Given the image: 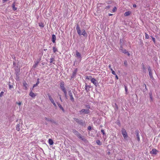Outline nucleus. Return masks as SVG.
Wrapping results in <instances>:
<instances>
[{"label": "nucleus", "mask_w": 160, "mask_h": 160, "mask_svg": "<svg viewBox=\"0 0 160 160\" xmlns=\"http://www.w3.org/2000/svg\"><path fill=\"white\" fill-rule=\"evenodd\" d=\"M64 83L63 82H62L60 83V86L61 89L64 92L65 96L66 98L67 99V92L64 86Z\"/></svg>", "instance_id": "obj_1"}, {"label": "nucleus", "mask_w": 160, "mask_h": 160, "mask_svg": "<svg viewBox=\"0 0 160 160\" xmlns=\"http://www.w3.org/2000/svg\"><path fill=\"white\" fill-rule=\"evenodd\" d=\"M122 133L123 137L125 139L127 138L128 137L127 132L126 130L124 128H122Z\"/></svg>", "instance_id": "obj_2"}, {"label": "nucleus", "mask_w": 160, "mask_h": 160, "mask_svg": "<svg viewBox=\"0 0 160 160\" xmlns=\"http://www.w3.org/2000/svg\"><path fill=\"white\" fill-rule=\"evenodd\" d=\"M90 111L89 109H82L80 111L81 114H88L89 113Z\"/></svg>", "instance_id": "obj_3"}, {"label": "nucleus", "mask_w": 160, "mask_h": 160, "mask_svg": "<svg viewBox=\"0 0 160 160\" xmlns=\"http://www.w3.org/2000/svg\"><path fill=\"white\" fill-rule=\"evenodd\" d=\"M91 81L92 83L96 87L98 85V81L95 78H91Z\"/></svg>", "instance_id": "obj_4"}, {"label": "nucleus", "mask_w": 160, "mask_h": 160, "mask_svg": "<svg viewBox=\"0 0 160 160\" xmlns=\"http://www.w3.org/2000/svg\"><path fill=\"white\" fill-rule=\"evenodd\" d=\"M68 94L70 97V100L72 101L73 102L74 101V98L71 90H69L68 91Z\"/></svg>", "instance_id": "obj_5"}, {"label": "nucleus", "mask_w": 160, "mask_h": 160, "mask_svg": "<svg viewBox=\"0 0 160 160\" xmlns=\"http://www.w3.org/2000/svg\"><path fill=\"white\" fill-rule=\"evenodd\" d=\"M158 152V151L157 149L155 148H153L152 149V151L150 152V153L151 154L156 155Z\"/></svg>", "instance_id": "obj_6"}, {"label": "nucleus", "mask_w": 160, "mask_h": 160, "mask_svg": "<svg viewBox=\"0 0 160 160\" xmlns=\"http://www.w3.org/2000/svg\"><path fill=\"white\" fill-rule=\"evenodd\" d=\"M148 71L149 72V75L150 78H153L152 72V69L150 67L148 68Z\"/></svg>", "instance_id": "obj_7"}, {"label": "nucleus", "mask_w": 160, "mask_h": 160, "mask_svg": "<svg viewBox=\"0 0 160 160\" xmlns=\"http://www.w3.org/2000/svg\"><path fill=\"white\" fill-rule=\"evenodd\" d=\"M77 69L76 68L74 70V71L72 73V76L71 77V78L72 79V78H73L74 77H75L76 75V73L77 72Z\"/></svg>", "instance_id": "obj_8"}, {"label": "nucleus", "mask_w": 160, "mask_h": 160, "mask_svg": "<svg viewBox=\"0 0 160 160\" xmlns=\"http://www.w3.org/2000/svg\"><path fill=\"white\" fill-rule=\"evenodd\" d=\"M76 29L77 30V32L79 35H81V30L80 28L78 25L76 27Z\"/></svg>", "instance_id": "obj_9"}, {"label": "nucleus", "mask_w": 160, "mask_h": 160, "mask_svg": "<svg viewBox=\"0 0 160 160\" xmlns=\"http://www.w3.org/2000/svg\"><path fill=\"white\" fill-rule=\"evenodd\" d=\"M79 138L81 139L83 141H85L86 139L82 136L81 135L79 134V135H78L77 136Z\"/></svg>", "instance_id": "obj_10"}, {"label": "nucleus", "mask_w": 160, "mask_h": 160, "mask_svg": "<svg viewBox=\"0 0 160 160\" xmlns=\"http://www.w3.org/2000/svg\"><path fill=\"white\" fill-rule=\"evenodd\" d=\"M52 37V41L53 43H55L56 40V36L54 34H53Z\"/></svg>", "instance_id": "obj_11"}, {"label": "nucleus", "mask_w": 160, "mask_h": 160, "mask_svg": "<svg viewBox=\"0 0 160 160\" xmlns=\"http://www.w3.org/2000/svg\"><path fill=\"white\" fill-rule=\"evenodd\" d=\"M131 13V12L130 11L126 12L124 13V16L125 17L128 16L130 15Z\"/></svg>", "instance_id": "obj_12"}, {"label": "nucleus", "mask_w": 160, "mask_h": 160, "mask_svg": "<svg viewBox=\"0 0 160 160\" xmlns=\"http://www.w3.org/2000/svg\"><path fill=\"white\" fill-rule=\"evenodd\" d=\"M29 95L32 98H34L36 96V95L32 91L30 92Z\"/></svg>", "instance_id": "obj_13"}, {"label": "nucleus", "mask_w": 160, "mask_h": 160, "mask_svg": "<svg viewBox=\"0 0 160 160\" xmlns=\"http://www.w3.org/2000/svg\"><path fill=\"white\" fill-rule=\"evenodd\" d=\"M60 109L62 110L63 112H64V110L62 105L59 103H57Z\"/></svg>", "instance_id": "obj_14"}, {"label": "nucleus", "mask_w": 160, "mask_h": 160, "mask_svg": "<svg viewBox=\"0 0 160 160\" xmlns=\"http://www.w3.org/2000/svg\"><path fill=\"white\" fill-rule=\"evenodd\" d=\"M82 32L81 33V35H83L84 36H87V34L85 30L84 29L82 30Z\"/></svg>", "instance_id": "obj_15"}, {"label": "nucleus", "mask_w": 160, "mask_h": 160, "mask_svg": "<svg viewBox=\"0 0 160 160\" xmlns=\"http://www.w3.org/2000/svg\"><path fill=\"white\" fill-rule=\"evenodd\" d=\"M48 143L50 145H52L53 144V142L51 139H49Z\"/></svg>", "instance_id": "obj_16"}, {"label": "nucleus", "mask_w": 160, "mask_h": 160, "mask_svg": "<svg viewBox=\"0 0 160 160\" xmlns=\"http://www.w3.org/2000/svg\"><path fill=\"white\" fill-rule=\"evenodd\" d=\"M23 85L25 88V89H27L28 84L25 81H24L23 82Z\"/></svg>", "instance_id": "obj_17"}, {"label": "nucleus", "mask_w": 160, "mask_h": 160, "mask_svg": "<svg viewBox=\"0 0 160 160\" xmlns=\"http://www.w3.org/2000/svg\"><path fill=\"white\" fill-rule=\"evenodd\" d=\"M72 131L73 133H74L76 135H77V136L79 135V133L75 129L73 130Z\"/></svg>", "instance_id": "obj_18"}, {"label": "nucleus", "mask_w": 160, "mask_h": 160, "mask_svg": "<svg viewBox=\"0 0 160 160\" xmlns=\"http://www.w3.org/2000/svg\"><path fill=\"white\" fill-rule=\"evenodd\" d=\"M76 55L77 57H79L81 59V54L79 52H78V51H77L76 52Z\"/></svg>", "instance_id": "obj_19"}, {"label": "nucleus", "mask_w": 160, "mask_h": 160, "mask_svg": "<svg viewBox=\"0 0 160 160\" xmlns=\"http://www.w3.org/2000/svg\"><path fill=\"white\" fill-rule=\"evenodd\" d=\"M136 135L137 137V140L138 141H140V138L139 136V132H137L136 133Z\"/></svg>", "instance_id": "obj_20"}, {"label": "nucleus", "mask_w": 160, "mask_h": 160, "mask_svg": "<svg viewBox=\"0 0 160 160\" xmlns=\"http://www.w3.org/2000/svg\"><path fill=\"white\" fill-rule=\"evenodd\" d=\"M16 130L19 131L20 130V125L19 124H18L17 125L16 128Z\"/></svg>", "instance_id": "obj_21"}, {"label": "nucleus", "mask_w": 160, "mask_h": 160, "mask_svg": "<svg viewBox=\"0 0 160 160\" xmlns=\"http://www.w3.org/2000/svg\"><path fill=\"white\" fill-rule=\"evenodd\" d=\"M39 83V79L38 78L37 80V82L36 84H34L33 86V87H34L36 86H37Z\"/></svg>", "instance_id": "obj_22"}, {"label": "nucleus", "mask_w": 160, "mask_h": 160, "mask_svg": "<svg viewBox=\"0 0 160 160\" xmlns=\"http://www.w3.org/2000/svg\"><path fill=\"white\" fill-rule=\"evenodd\" d=\"M78 123L79 124L81 125H83L84 124V123L82 122L81 120H79V122H78Z\"/></svg>", "instance_id": "obj_23"}, {"label": "nucleus", "mask_w": 160, "mask_h": 160, "mask_svg": "<svg viewBox=\"0 0 160 160\" xmlns=\"http://www.w3.org/2000/svg\"><path fill=\"white\" fill-rule=\"evenodd\" d=\"M92 78V76H86V79H87V80H89V79H91V78Z\"/></svg>", "instance_id": "obj_24"}, {"label": "nucleus", "mask_w": 160, "mask_h": 160, "mask_svg": "<svg viewBox=\"0 0 160 160\" xmlns=\"http://www.w3.org/2000/svg\"><path fill=\"white\" fill-rule=\"evenodd\" d=\"M96 142L98 145H101V144L100 141L99 140H97L96 141Z\"/></svg>", "instance_id": "obj_25"}, {"label": "nucleus", "mask_w": 160, "mask_h": 160, "mask_svg": "<svg viewBox=\"0 0 160 160\" xmlns=\"http://www.w3.org/2000/svg\"><path fill=\"white\" fill-rule=\"evenodd\" d=\"M53 51L55 53L57 51V49L55 47H53Z\"/></svg>", "instance_id": "obj_26"}, {"label": "nucleus", "mask_w": 160, "mask_h": 160, "mask_svg": "<svg viewBox=\"0 0 160 160\" xmlns=\"http://www.w3.org/2000/svg\"><path fill=\"white\" fill-rule=\"evenodd\" d=\"M38 62H37L35 63V64L33 65V67L34 68H36L37 67Z\"/></svg>", "instance_id": "obj_27"}, {"label": "nucleus", "mask_w": 160, "mask_h": 160, "mask_svg": "<svg viewBox=\"0 0 160 160\" xmlns=\"http://www.w3.org/2000/svg\"><path fill=\"white\" fill-rule=\"evenodd\" d=\"M12 7L13 8V10L14 11H15L17 10V8L16 7H15V5L14 4L12 5Z\"/></svg>", "instance_id": "obj_28"}, {"label": "nucleus", "mask_w": 160, "mask_h": 160, "mask_svg": "<svg viewBox=\"0 0 160 160\" xmlns=\"http://www.w3.org/2000/svg\"><path fill=\"white\" fill-rule=\"evenodd\" d=\"M149 95L150 96V99H151V101H152L153 100V98H152V93H149Z\"/></svg>", "instance_id": "obj_29"}, {"label": "nucleus", "mask_w": 160, "mask_h": 160, "mask_svg": "<svg viewBox=\"0 0 160 160\" xmlns=\"http://www.w3.org/2000/svg\"><path fill=\"white\" fill-rule=\"evenodd\" d=\"M117 10V8L116 7H114L112 10V11L113 12H115Z\"/></svg>", "instance_id": "obj_30"}, {"label": "nucleus", "mask_w": 160, "mask_h": 160, "mask_svg": "<svg viewBox=\"0 0 160 160\" xmlns=\"http://www.w3.org/2000/svg\"><path fill=\"white\" fill-rule=\"evenodd\" d=\"M48 98L50 100V99H52V98L51 96V95H50V94H49V93H48Z\"/></svg>", "instance_id": "obj_31"}, {"label": "nucleus", "mask_w": 160, "mask_h": 160, "mask_svg": "<svg viewBox=\"0 0 160 160\" xmlns=\"http://www.w3.org/2000/svg\"><path fill=\"white\" fill-rule=\"evenodd\" d=\"M73 119L74 121H75L76 122H77L78 123L79 122V120L78 119L76 118H74Z\"/></svg>", "instance_id": "obj_32"}, {"label": "nucleus", "mask_w": 160, "mask_h": 160, "mask_svg": "<svg viewBox=\"0 0 160 160\" xmlns=\"http://www.w3.org/2000/svg\"><path fill=\"white\" fill-rule=\"evenodd\" d=\"M111 71H112V73L114 75H116V73L112 69H111Z\"/></svg>", "instance_id": "obj_33"}, {"label": "nucleus", "mask_w": 160, "mask_h": 160, "mask_svg": "<svg viewBox=\"0 0 160 160\" xmlns=\"http://www.w3.org/2000/svg\"><path fill=\"white\" fill-rule=\"evenodd\" d=\"M54 61V59L53 58H51L50 59V62L52 63L53 62V61Z\"/></svg>", "instance_id": "obj_34"}, {"label": "nucleus", "mask_w": 160, "mask_h": 160, "mask_svg": "<svg viewBox=\"0 0 160 160\" xmlns=\"http://www.w3.org/2000/svg\"><path fill=\"white\" fill-rule=\"evenodd\" d=\"M149 38V36L146 33H145V38L146 39H148Z\"/></svg>", "instance_id": "obj_35"}, {"label": "nucleus", "mask_w": 160, "mask_h": 160, "mask_svg": "<svg viewBox=\"0 0 160 160\" xmlns=\"http://www.w3.org/2000/svg\"><path fill=\"white\" fill-rule=\"evenodd\" d=\"M39 25L40 27H44V26L43 23H39Z\"/></svg>", "instance_id": "obj_36"}, {"label": "nucleus", "mask_w": 160, "mask_h": 160, "mask_svg": "<svg viewBox=\"0 0 160 160\" xmlns=\"http://www.w3.org/2000/svg\"><path fill=\"white\" fill-rule=\"evenodd\" d=\"M3 94L4 92L3 91L1 92L0 93V97H2L3 95Z\"/></svg>", "instance_id": "obj_37"}, {"label": "nucleus", "mask_w": 160, "mask_h": 160, "mask_svg": "<svg viewBox=\"0 0 160 160\" xmlns=\"http://www.w3.org/2000/svg\"><path fill=\"white\" fill-rule=\"evenodd\" d=\"M101 132H102V134L104 135L105 134V132H104V130L103 129H102L101 130Z\"/></svg>", "instance_id": "obj_38"}, {"label": "nucleus", "mask_w": 160, "mask_h": 160, "mask_svg": "<svg viewBox=\"0 0 160 160\" xmlns=\"http://www.w3.org/2000/svg\"><path fill=\"white\" fill-rule=\"evenodd\" d=\"M50 100L52 103H54V100L53 99V98H52V99H50Z\"/></svg>", "instance_id": "obj_39"}, {"label": "nucleus", "mask_w": 160, "mask_h": 160, "mask_svg": "<svg viewBox=\"0 0 160 160\" xmlns=\"http://www.w3.org/2000/svg\"><path fill=\"white\" fill-rule=\"evenodd\" d=\"M50 100L52 103H54V100L53 99V98H52V99H50Z\"/></svg>", "instance_id": "obj_40"}, {"label": "nucleus", "mask_w": 160, "mask_h": 160, "mask_svg": "<svg viewBox=\"0 0 160 160\" xmlns=\"http://www.w3.org/2000/svg\"><path fill=\"white\" fill-rule=\"evenodd\" d=\"M16 104H18L19 106H20L21 104V102H16Z\"/></svg>", "instance_id": "obj_41"}, {"label": "nucleus", "mask_w": 160, "mask_h": 160, "mask_svg": "<svg viewBox=\"0 0 160 160\" xmlns=\"http://www.w3.org/2000/svg\"><path fill=\"white\" fill-rule=\"evenodd\" d=\"M152 40L153 42H154V43H155V38H153V37H152Z\"/></svg>", "instance_id": "obj_42"}, {"label": "nucleus", "mask_w": 160, "mask_h": 160, "mask_svg": "<svg viewBox=\"0 0 160 160\" xmlns=\"http://www.w3.org/2000/svg\"><path fill=\"white\" fill-rule=\"evenodd\" d=\"M108 67L109 68H110V70H111V69H112V68H111V64H109L108 66Z\"/></svg>", "instance_id": "obj_43"}, {"label": "nucleus", "mask_w": 160, "mask_h": 160, "mask_svg": "<svg viewBox=\"0 0 160 160\" xmlns=\"http://www.w3.org/2000/svg\"><path fill=\"white\" fill-rule=\"evenodd\" d=\"M127 51H126V50H124L122 52H123V53L125 54L126 52H127Z\"/></svg>", "instance_id": "obj_44"}, {"label": "nucleus", "mask_w": 160, "mask_h": 160, "mask_svg": "<svg viewBox=\"0 0 160 160\" xmlns=\"http://www.w3.org/2000/svg\"><path fill=\"white\" fill-rule=\"evenodd\" d=\"M86 107L88 108L87 109H89L90 108V107L89 105H87L86 106Z\"/></svg>", "instance_id": "obj_45"}, {"label": "nucleus", "mask_w": 160, "mask_h": 160, "mask_svg": "<svg viewBox=\"0 0 160 160\" xmlns=\"http://www.w3.org/2000/svg\"><path fill=\"white\" fill-rule=\"evenodd\" d=\"M88 129L89 130H91V127L90 126H89L88 127Z\"/></svg>", "instance_id": "obj_46"}, {"label": "nucleus", "mask_w": 160, "mask_h": 160, "mask_svg": "<svg viewBox=\"0 0 160 160\" xmlns=\"http://www.w3.org/2000/svg\"><path fill=\"white\" fill-rule=\"evenodd\" d=\"M125 54H127L128 55V56H130V54L129 53V52H128V51L126 52V53Z\"/></svg>", "instance_id": "obj_47"}, {"label": "nucleus", "mask_w": 160, "mask_h": 160, "mask_svg": "<svg viewBox=\"0 0 160 160\" xmlns=\"http://www.w3.org/2000/svg\"><path fill=\"white\" fill-rule=\"evenodd\" d=\"M125 54H127L128 55V56H130V54L129 53V52H128V51L126 52V53Z\"/></svg>", "instance_id": "obj_48"}, {"label": "nucleus", "mask_w": 160, "mask_h": 160, "mask_svg": "<svg viewBox=\"0 0 160 160\" xmlns=\"http://www.w3.org/2000/svg\"><path fill=\"white\" fill-rule=\"evenodd\" d=\"M52 103L53 104V105H54L55 107H56L57 106V105H56V104L55 103V102H54V103Z\"/></svg>", "instance_id": "obj_49"}, {"label": "nucleus", "mask_w": 160, "mask_h": 160, "mask_svg": "<svg viewBox=\"0 0 160 160\" xmlns=\"http://www.w3.org/2000/svg\"><path fill=\"white\" fill-rule=\"evenodd\" d=\"M115 75V78H116V79H118V76H117V75L116 74Z\"/></svg>", "instance_id": "obj_50"}, {"label": "nucleus", "mask_w": 160, "mask_h": 160, "mask_svg": "<svg viewBox=\"0 0 160 160\" xmlns=\"http://www.w3.org/2000/svg\"><path fill=\"white\" fill-rule=\"evenodd\" d=\"M133 7L136 8L137 7V6L135 4H134L133 5Z\"/></svg>", "instance_id": "obj_51"}, {"label": "nucleus", "mask_w": 160, "mask_h": 160, "mask_svg": "<svg viewBox=\"0 0 160 160\" xmlns=\"http://www.w3.org/2000/svg\"><path fill=\"white\" fill-rule=\"evenodd\" d=\"M12 87H13L11 85H9V88H12Z\"/></svg>", "instance_id": "obj_52"}, {"label": "nucleus", "mask_w": 160, "mask_h": 160, "mask_svg": "<svg viewBox=\"0 0 160 160\" xmlns=\"http://www.w3.org/2000/svg\"><path fill=\"white\" fill-rule=\"evenodd\" d=\"M110 8V6H107L106 7V8Z\"/></svg>", "instance_id": "obj_53"}, {"label": "nucleus", "mask_w": 160, "mask_h": 160, "mask_svg": "<svg viewBox=\"0 0 160 160\" xmlns=\"http://www.w3.org/2000/svg\"><path fill=\"white\" fill-rule=\"evenodd\" d=\"M125 89L126 92H127L128 90H127V87H125Z\"/></svg>", "instance_id": "obj_54"}, {"label": "nucleus", "mask_w": 160, "mask_h": 160, "mask_svg": "<svg viewBox=\"0 0 160 160\" xmlns=\"http://www.w3.org/2000/svg\"><path fill=\"white\" fill-rule=\"evenodd\" d=\"M112 15V14H111V13L108 14V16H111Z\"/></svg>", "instance_id": "obj_55"}, {"label": "nucleus", "mask_w": 160, "mask_h": 160, "mask_svg": "<svg viewBox=\"0 0 160 160\" xmlns=\"http://www.w3.org/2000/svg\"><path fill=\"white\" fill-rule=\"evenodd\" d=\"M60 99L61 101L62 102V99L61 97V96H60Z\"/></svg>", "instance_id": "obj_56"}, {"label": "nucleus", "mask_w": 160, "mask_h": 160, "mask_svg": "<svg viewBox=\"0 0 160 160\" xmlns=\"http://www.w3.org/2000/svg\"><path fill=\"white\" fill-rule=\"evenodd\" d=\"M110 152H108V154L109 155H110Z\"/></svg>", "instance_id": "obj_57"}, {"label": "nucleus", "mask_w": 160, "mask_h": 160, "mask_svg": "<svg viewBox=\"0 0 160 160\" xmlns=\"http://www.w3.org/2000/svg\"><path fill=\"white\" fill-rule=\"evenodd\" d=\"M119 160H123V159H119Z\"/></svg>", "instance_id": "obj_58"}, {"label": "nucleus", "mask_w": 160, "mask_h": 160, "mask_svg": "<svg viewBox=\"0 0 160 160\" xmlns=\"http://www.w3.org/2000/svg\"><path fill=\"white\" fill-rule=\"evenodd\" d=\"M47 50V49H44V50L45 51H46V50Z\"/></svg>", "instance_id": "obj_59"}]
</instances>
